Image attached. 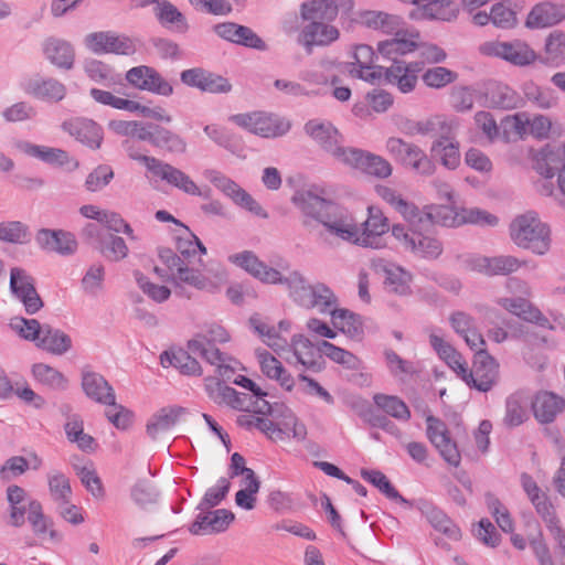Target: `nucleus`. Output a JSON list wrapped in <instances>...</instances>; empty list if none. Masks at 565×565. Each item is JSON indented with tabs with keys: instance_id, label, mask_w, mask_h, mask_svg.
Instances as JSON below:
<instances>
[{
	"instance_id": "nucleus-1",
	"label": "nucleus",
	"mask_w": 565,
	"mask_h": 565,
	"mask_svg": "<svg viewBox=\"0 0 565 565\" xmlns=\"http://www.w3.org/2000/svg\"><path fill=\"white\" fill-rule=\"evenodd\" d=\"M323 193L322 189L312 185L292 195V203L305 215L302 225L310 233L317 231L318 239L328 246H335L340 241L356 239L358 226L333 216V204L322 196Z\"/></svg>"
},
{
	"instance_id": "nucleus-2",
	"label": "nucleus",
	"mask_w": 565,
	"mask_h": 565,
	"mask_svg": "<svg viewBox=\"0 0 565 565\" xmlns=\"http://www.w3.org/2000/svg\"><path fill=\"white\" fill-rule=\"evenodd\" d=\"M414 223L411 226L418 231H427L431 225L445 227H457L463 224H477L494 226L498 224V217L480 209H460L457 210L450 205H431L425 210L417 207Z\"/></svg>"
},
{
	"instance_id": "nucleus-3",
	"label": "nucleus",
	"mask_w": 565,
	"mask_h": 565,
	"mask_svg": "<svg viewBox=\"0 0 565 565\" xmlns=\"http://www.w3.org/2000/svg\"><path fill=\"white\" fill-rule=\"evenodd\" d=\"M282 285L287 287L289 297L302 308H317L321 313H330L338 305L337 296L326 284L311 285L299 270L290 271Z\"/></svg>"
},
{
	"instance_id": "nucleus-4",
	"label": "nucleus",
	"mask_w": 565,
	"mask_h": 565,
	"mask_svg": "<svg viewBox=\"0 0 565 565\" xmlns=\"http://www.w3.org/2000/svg\"><path fill=\"white\" fill-rule=\"evenodd\" d=\"M228 340V332L223 327L213 324L191 339L188 342V349L192 353L199 354L210 364L215 365L220 377L231 380L235 372V369L231 365L234 360L215 347V343H225Z\"/></svg>"
},
{
	"instance_id": "nucleus-5",
	"label": "nucleus",
	"mask_w": 565,
	"mask_h": 565,
	"mask_svg": "<svg viewBox=\"0 0 565 565\" xmlns=\"http://www.w3.org/2000/svg\"><path fill=\"white\" fill-rule=\"evenodd\" d=\"M510 236L515 245L536 255H545L551 247L550 226L534 211L518 215L511 222Z\"/></svg>"
},
{
	"instance_id": "nucleus-6",
	"label": "nucleus",
	"mask_w": 565,
	"mask_h": 565,
	"mask_svg": "<svg viewBox=\"0 0 565 565\" xmlns=\"http://www.w3.org/2000/svg\"><path fill=\"white\" fill-rule=\"evenodd\" d=\"M158 256L171 273V281L175 285L185 284L199 290H204L211 285L205 274L202 260H188L178 257L177 253L168 247H160Z\"/></svg>"
},
{
	"instance_id": "nucleus-7",
	"label": "nucleus",
	"mask_w": 565,
	"mask_h": 565,
	"mask_svg": "<svg viewBox=\"0 0 565 565\" xmlns=\"http://www.w3.org/2000/svg\"><path fill=\"white\" fill-rule=\"evenodd\" d=\"M479 52L484 56L500 58L519 67L529 66L537 60L535 51L526 42L519 39L487 41L480 44Z\"/></svg>"
},
{
	"instance_id": "nucleus-8",
	"label": "nucleus",
	"mask_w": 565,
	"mask_h": 565,
	"mask_svg": "<svg viewBox=\"0 0 565 565\" xmlns=\"http://www.w3.org/2000/svg\"><path fill=\"white\" fill-rule=\"evenodd\" d=\"M232 120L252 134L263 138H278L286 135L291 124L286 118L262 111L238 114Z\"/></svg>"
},
{
	"instance_id": "nucleus-9",
	"label": "nucleus",
	"mask_w": 565,
	"mask_h": 565,
	"mask_svg": "<svg viewBox=\"0 0 565 565\" xmlns=\"http://www.w3.org/2000/svg\"><path fill=\"white\" fill-rule=\"evenodd\" d=\"M387 152L399 163L409 167L417 173L430 175L435 164L417 145L406 142L402 138L391 137L386 140Z\"/></svg>"
},
{
	"instance_id": "nucleus-10",
	"label": "nucleus",
	"mask_w": 565,
	"mask_h": 565,
	"mask_svg": "<svg viewBox=\"0 0 565 565\" xmlns=\"http://www.w3.org/2000/svg\"><path fill=\"white\" fill-rule=\"evenodd\" d=\"M85 46L94 54L131 55L136 44L126 34L115 31H98L88 33L84 39Z\"/></svg>"
},
{
	"instance_id": "nucleus-11",
	"label": "nucleus",
	"mask_w": 565,
	"mask_h": 565,
	"mask_svg": "<svg viewBox=\"0 0 565 565\" xmlns=\"http://www.w3.org/2000/svg\"><path fill=\"white\" fill-rule=\"evenodd\" d=\"M10 289L14 297L23 303L28 315H35L43 308L44 302L35 289V280L23 268H11Z\"/></svg>"
},
{
	"instance_id": "nucleus-12",
	"label": "nucleus",
	"mask_w": 565,
	"mask_h": 565,
	"mask_svg": "<svg viewBox=\"0 0 565 565\" xmlns=\"http://www.w3.org/2000/svg\"><path fill=\"white\" fill-rule=\"evenodd\" d=\"M499 380V364L487 351L475 354L473 367L468 375L467 385L480 392H489Z\"/></svg>"
},
{
	"instance_id": "nucleus-13",
	"label": "nucleus",
	"mask_w": 565,
	"mask_h": 565,
	"mask_svg": "<svg viewBox=\"0 0 565 565\" xmlns=\"http://www.w3.org/2000/svg\"><path fill=\"white\" fill-rule=\"evenodd\" d=\"M427 437L437 448L440 456L450 466L458 467L461 461V455L457 444L449 437L446 424L435 416L426 418Z\"/></svg>"
},
{
	"instance_id": "nucleus-14",
	"label": "nucleus",
	"mask_w": 565,
	"mask_h": 565,
	"mask_svg": "<svg viewBox=\"0 0 565 565\" xmlns=\"http://www.w3.org/2000/svg\"><path fill=\"white\" fill-rule=\"evenodd\" d=\"M342 163L379 179L388 178L393 171L392 164L383 157L358 148H348Z\"/></svg>"
},
{
	"instance_id": "nucleus-15",
	"label": "nucleus",
	"mask_w": 565,
	"mask_h": 565,
	"mask_svg": "<svg viewBox=\"0 0 565 565\" xmlns=\"http://www.w3.org/2000/svg\"><path fill=\"white\" fill-rule=\"evenodd\" d=\"M228 260L264 284L282 285L286 277L278 269L267 266L252 250L231 255Z\"/></svg>"
},
{
	"instance_id": "nucleus-16",
	"label": "nucleus",
	"mask_w": 565,
	"mask_h": 565,
	"mask_svg": "<svg viewBox=\"0 0 565 565\" xmlns=\"http://www.w3.org/2000/svg\"><path fill=\"white\" fill-rule=\"evenodd\" d=\"M126 79L135 87L150 93L170 96L173 94V86L153 67L141 65L130 68Z\"/></svg>"
},
{
	"instance_id": "nucleus-17",
	"label": "nucleus",
	"mask_w": 565,
	"mask_h": 565,
	"mask_svg": "<svg viewBox=\"0 0 565 565\" xmlns=\"http://www.w3.org/2000/svg\"><path fill=\"white\" fill-rule=\"evenodd\" d=\"M35 243L42 250L61 256L74 255L78 247L75 235L64 230L40 228Z\"/></svg>"
},
{
	"instance_id": "nucleus-18",
	"label": "nucleus",
	"mask_w": 565,
	"mask_h": 565,
	"mask_svg": "<svg viewBox=\"0 0 565 565\" xmlns=\"http://www.w3.org/2000/svg\"><path fill=\"white\" fill-rule=\"evenodd\" d=\"M533 169L552 179L555 173L565 171V143H547L533 154Z\"/></svg>"
},
{
	"instance_id": "nucleus-19",
	"label": "nucleus",
	"mask_w": 565,
	"mask_h": 565,
	"mask_svg": "<svg viewBox=\"0 0 565 565\" xmlns=\"http://www.w3.org/2000/svg\"><path fill=\"white\" fill-rule=\"evenodd\" d=\"M372 267L376 273L385 275L384 285L388 292L397 296H409L412 294L411 282L413 276L409 271L383 258L373 259Z\"/></svg>"
},
{
	"instance_id": "nucleus-20",
	"label": "nucleus",
	"mask_w": 565,
	"mask_h": 565,
	"mask_svg": "<svg viewBox=\"0 0 565 565\" xmlns=\"http://www.w3.org/2000/svg\"><path fill=\"white\" fill-rule=\"evenodd\" d=\"M518 6L511 1H500L492 4L490 12L478 11L472 15L476 25L483 26L491 22L495 28L510 30L518 25Z\"/></svg>"
},
{
	"instance_id": "nucleus-21",
	"label": "nucleus",
	"mask_w": 565,
	"mask_h": 565,
	"mask_svg": "<svg viewBox=\"0 0 565 565\" xmlns=\"http://www.w3.org/2000/svg\"><path fill=\"white\" fill-rule=\"evenodd\" d=\"M305 131L338 161H343L348 148L339 145V131L331 124L309 120L305 125Z\"/></svg>"
},
{
	"instance_id": "nucleus-22",
	"label": "nucleus",
	"mask_w": 565,
	"mask_h": 565,
	"mask_svg": "<svg viewBox=\"0 0 565 565\" xmlns=\"http://www.w3.org/2000/svg\"><path fill=\"white\" fill-rule=\"evenodd\" d=\"M181 82L209 93H228L232 89L230 82L221 75L200 67L189 68L180 74Z\"/></svg>"
},
{
	"instance_id": "nucleus-23",
	"label": "nucleus",
	"mask_w": 565,
	"mask_h": 565,
	"mask_svg": "<svg viewBox=\"0 0 565 565\" xmlns=\"http://www.w3.org/2000/svg\"><path fill=\"white\" fill-rule=\"evenodd\" d=\"M339 30L326 22H307L298 35V43L308 54L315 46H327L339 39Z\"/></svg>"
},
{
	"instance_id": "nucleus-24",
	"label": "nucleus",
	"mask_w": 565,
	"mask_h": 565,
	"mask_svg": "<svg viewBox=\"0 0 565 565\" xmlns=\"http://www.w3.org/2000/svg\"><path fill=\"white\" fill-rule=\"evenodd\" d=\"M234 518V513L226 509L201 511L190 525L189 531L193 535L221 533L227 530Z\"/></svg>"
},
{
	"instance_id": "nucleus-25",
	"label": "nucleus",
	"mask_w": 565,
	"mask_h": 565,
	"mask_svg": "<svg viewBox=\"0 0 565 565\" xmlns=\"http://www.w3.org/2000/svg\"><path fill=\"white\" fill-rule=\"evenodd\" d=\"M214 32L223 40L237 45L266 51L267 45L250 28L237 24L235 22L217 23L213 28Z\"/></svg>"
},
{
	"instance_id": "nucleus-26",
	"label": "nucleus",
	"mask_w": 565,
	"mask_h": 565,
	"mask_svg": "<svg viewBox=\"0 0 565 565\" xmlns=\"http://www.w3.org/2000/svg\"><path fill=\"white\" fill-rule=\"evenodd\" d=\"M523 265H525L524 260L512 255H499L494 257L481 256L470 260L472 269L488 276L510 275L518 271Z\"/></svg>"
},
{
	"instance_id": "nucleus-27",
	"label": "nucleus",
	"mask_w": 565,
	"mask_h": 565,
	"mask_svg": "<svg viewBox=\"0 0 565 565\" xmlns=\"http://www.w3.org/2000/svg\"><path fill=\"white\" fill-rule=\"evenodd\" d=\"M152 177L166 181L185 194L201 196L202 192L196 183L185 172L174 166L159 160L151 172Z\"/></svg>"
},
{
	"instance_id": "nucleus-28",
	"label": "nucleus",
	"mask_w": 565,
	"mask_h": 565,
	"mask_svg": "<svg viewBox=\"0 0 565 565\" xmlns=\"http://www.w3.org/2000/svg\"><path fill=\"white\" fill-rule=\"evenodd\" d=\"M393 33H395L393 39L382 41L377 44V51L382 56L394 62L397 61L396 57L398 55L412 53L419 47V34L417 32L403 31L398 28Z\"/></svg>"
},
{
	"instance_id": "nucleus-29",
	"label": "nucleus",
	"mask_w": 565,
	"mask_h": 565,
	"mask_svg": "<svg viewBox=\"0 0 565 565\" xmlns=\"http://www.w3.org/2000/svg\"><path fill=\"white\" fill-rule=\"evenodd\" d=\"M82 388L89 399L103 405H115V391L102 374L83 370Z\"/></svg>"
},
{
	"instance_id": "nucleus-30",
	"label": "nucleus",
	"mask_w": 565,
	"mask_h": 565,
	"mask_svg": "<svg viewBox=\"0 0 565 565\" xmlns=\"http://www.w3.org/2000/svg\"><path fill=\"white\" fill-rule=\"evenodd\" d=\"M64 131L92 149H98L103 141V129L95 121L86 118H75L64 121Z\"/></svg>"
},
{
	"instance_id": "nucleus-31",
	"label": "nucleus",
	"mask_w": 565,
	"mask_h": 565,
	"mask_svg": "<svg viewBox=\"0 0 565 565\" xmlns=\"http://www.w3.org/2000/svg\"><path fill=\"white\" fill-rule=\"evenodd\" d=\"M533 415L541 424L554 422L565 407V398L550 391H541L531 402Z\"/></svg>"
},
{
	"instance_id": "nucleus-32",
	"label": "nucleus",
	"mask_w": 565,
	"mask_h": 565,
	"mask_svg": "<svg viewBox=\"0 0 565 565\" xmlns=\"http://www.w3.org/2000/svg\"><path fill=\"white\" fill-rule=\"evenodd\" d=\"M498 303L527 322L535 323L542 328L553 329V326L541 310L523 297L500 298Z\"/></svg>"
},
{
	"instance_id": "nucleus-33",
	"label": "nucleus",
	"mask_w": 565,
	"mask_h": 565,
	"mask_svg": "<svg viewBox=\"0 0 565 565\" xmlns=\"http://www.w3.org/2000/svg\"><path fill=\"white\" fill-rule=\"evenodd\" d=\"M184 414H186V408L177 405L160 408L148 420L146 426L147 435L152 440L159 439L162 435L167 434Z\"/></svg>"
},
{
	"instance_id": "nucleus-34",
	"label": "nucleus",
	"mask_w": 565,
	"mask_h": 565,
	"mask_svg": "<svg viewBox=\"0 0 565 565\" xmlns=\"http://www.w3.org/2000/svg\"><path fill=\"white\" fill-rule=\"evenodd\" d=\"M273 427L279 430L280 435L277 439H271L275 443L285 441L292 437L298 441H302L307 436V428L303 423H300L294 412L286 405H280L278 411V418H273Z\"/></svg>"
},
{
	"instance_id": "nucleus-35",
	"label": "nucleus",
	"mask_w": 565,
	"mask_h": 565,
	"mask_svg": "<svg viewBox=\"0 0 565 565\" xmlns=\"http://www.w3.org/2000/svg\"><path fill=\"white\" fill-rule=\"evenodd\" d=\"M292 347V358L297 363H300L308 370H312L315 372H320L323 370V353L319 351V343L317 347L313 343L302 337V335H294L291 340Z\"/></svg>"
},
{
	"instance_id": "nucleus-36",
	"label": "nucleus",
	"mask_w": 565,
	"mask_h": 565,
	"mask_svg": "<svg viewBox=\"0 0 565 565\" xmlns=\"http://www.w3.org/2000/svg\"><path fill=\"white\" fill-rule=\"evenodd\" d=\"M13 146L19 152L47 164L65 166L70 162L68 153L60 148L40 146L26 140H15Z\"/></svg>"
},
{
	"instance_id": "nucleus-37",
	"label": "nucleus",
	"mask_w": 565,
	"mask_h": 565,
	"mask_svg": "<svg viewBox=\"0 0 565 565\" xmlns=\"http://www.w3.org/2000/svg\"><path fill=\"white\" fill-rule=\"evenodd\" d=\"M565 19V4L542 2L532 8L525 25L530 29L547 28Z\"/></svg>"
},
{
	"instance_id": "nucleus-38",
	"label": "nucleus",
	"mask_w": 565,
	"mask_h": 565,
	"mask_svg": "<svg viewBox=\"0 0 565 565\" xmlns=\"http://www.w3.org/2000/svg\"><path fill=\"white\" fill-rule=\"evenodd\" d=\"M369 216L366 221L363 223V232L362 235L356 233V239H352L351 242L359 243L363 246H374V239L390 230L388 220L384 216L381 209L376 206L367 207Z\"/></svg>"
},
{
	"instance_id": "nucleus-39",
	"label": "nucleus",
	"mask_w": 565,
	"mask_h": 565,
	"mask_svg": "<svg viewBox=\"0 0 565 565\" xmlns=\"http://www.w3.org/2000/svg\"><path fill=\"white\" fill-rule=\"evenodd\" d=\"M153 14L161 25L184 33L189 29L183 13L168 0H151Z\"/></svg>"
},
{
	"instance_id": "nucleus-40",
	"label": "nucleus",
	"mask_w": 565,
	"mask_h": 565,
	"mask_svg": "<svg viewBox=\"0 0 565 565\" xmlns=\"http://www.w3.org/2000/svg\"><path fill=\"white\" fill-rule=\"evenodd\" d=\"M256 355L260 370L268 379L277 381L281 387L291 391L295 386V380L273 354L266 350H257Z\"/></svg>"
},
{
	"instance_id": "nucleus-41",
	"label": "nucleus",
	"mask_w": 565,
	"mask_h": 565,
	"mask_svg": "<svg viewBox=\"0 0 565 565\" xmlns=\"http://www.w3.org/2000/svg\"><path fill=\"white\" fill-rule=\"evenodd\" d=\"M338 13L339 8L333 0H310L300 7V17L306 22L331 23Z\"/></svg>"
},
{
	"instance_id": "nucleus-42",
	"label": "nucleus",
	"mask_w": 565,
	"mask_h": 565,
	"mask_svg": "<svg viewBox=\"0 0 565 565\" xmlns=\"http://www.w3.org/2000/svg\"><path fill=\"white\" fill-rule=\"evenodd\" d=\"M43 53L45 57L54 65L61 68L70 70L74 64V49L65 40L50 38L43 43Z\"/></svg>"
},
{
	"instance_id": "nucleus-43",
	"label": "nucleus",
	"mask_w": 565,
	"mask_h": 565,
	"mask_svg": "<svg viewBox=\"0 0 565 565\" xmlns=\"http://www.w3.org/2000/svg\"><path fill=\"white\" fill-rule=\"evenodd\" d=\"M25 92L41 100L60 102L66 95V87L55 78H35L28 83Z\"/></svg>"
},
{
	"instance_id": "nucleus-44",
	"label": "nucleus",
	"mask_w": 565,
	"mask_h": 565,
	"mask_svg": "<svg viewBox=\"0 0 565 565\" xmlns=\"http://www.w3.org/2000/svg\"><path fill=\"white\" fill-rule=\"evenodd\" d=\"M418 509L435 530L454 541L461 537L460 529L441 510L428 502H420Z\"/></svg>"
},
{
	"instance_id": "nucleus-45",
	"label": "nucleus",
	"mask_w": 565,
	"mask_h": 565,
	"mask_svg": "<svg viewBox=\"0 0 565 565\" xmlns=\"http://www.w3.org/2000/svg\"><path fill=\"white\" fill-rule=\"evenodd\" d=\"M486 102L488 106L500 109H512L518 106V94L508 85L491 82L486 88Z\"/></svg>"
},
{
	"instance_id": "nucleus-46",
	"label": "nucleus",
	"mask_w": 565,
	"mask_h": 565,
	"mask_svg": "<svg viewBox=\"0 0 565 565\" xmlns=\"http://www.w3.org/2000/svg\"><path fill=\"white\" fill-rule=\"evenodd\" d=\"M160 361L163 367L173 366L184 375H198L202 374V367L199 362L190 355L185 350H177L172 352H163L160 356Z\"/></svg>"
},
{
	"instance_id": "nucleus-47",
	"label": "nucleus",
	"mask_w": 565,
	"mask_h": 565,
	"mask_svg": "<svg viewBox=\"0 0 565 565\" xmlns=\"http://www.w3.org/2000/svg\"><path fill=\"white\" fill-rule=\"evenodd\" d=\"M36 347L52 354L63 355L72 348V339L64 331L44 324L43 333Z\"/></svg>"
},
{
	"instance_id": "nucleus-48",
	"label": "nucleus",
	"mask_w": 565,
	"mask_h": 565,
	"mask_svg": "<svg viewBox=\"0 0 565 565\" xmlns=\"http://www.w3.org/2000/svg\"><path fill=\"white\" fill-rule=\"evenodd\" d=\"M329 315L335 329L351 339H361L363 326L358 315L348 309H338L337 307Z\"/></svg>"
},
{
	"instance_id": "nucleus-49",
	"label": "nucleus",
	"mask_w": 565,
	"mask_h": 565,
	"mask_svg": "<svg viewBox=\"0 0 565 565\" xmlns=\"http://www.w3.org/2000/svg\"><path fill=\"white\" fill-rule=\"evenodd\" d=\"M529 397L523 392L511 394L505 402L503 422L509 427H516L527 419Z\"/></svg>"
},
{
	"instance_id": "nucleus-50",
	"label": "nucleus",
	"mask_w": 565,
	"mask_h": 565,
	"mask_svg": "<svg viewBox=\"0 0 565 565\" xmlns=\"http://www.w3.org/2000/svg\"><path fill=\"white\" fill-rule=\"evenodd\" d=\"M130 498L138 508L149 511L158 503L160 492L152 481L140 479L131 487Z\"/></svg>"
},
{
	"instance_id": "nucleus-51",
	"label": "nucleus",
	"mask_w": 565,
	"mask_h": 565,
	"mask_svg": "<svg viewBox=\"0 0 565 565\" xmlns=\"http://www.w3.org/2000/svg\"><path fill=\"white\" fill-rule=\"evenodd\" d=\"M384 78L386 83L396 85L404 94L413 92L417 84V77L408 74L404 61H394L391 66L386 67Z\"/></svg>"
},
{
	"instance_id": "nucleus-52",
	"label": "nucleus",
	"mask_w": 565,
	"mask_h": 565,
	"mask_svg": "<svg viewBox=\"0 0 565 565\" xmlns=\"http://www.w3.org/2000/svg\"><path fill=\"white\" fill-rule=\"evenodd\" d=\"M376 192L386 203L398 212L409 225L414 223V218L416 217L415 213H417V206L414 203L404 200L394 189L388 186L380 185Z\"/></svg>"
},
{
	"instance_id": "nucleus-53",
	"label": "nucleus",
	"mask_w": 565,
	"mask_h": 565,
	"mask_svg": "<svg viewBox=\"0 0 565 565\" xmlns=\"http://www.w3.org/2000/svg\"><path fill=\"white\" fill-rule=\"evenodd\" d=\"M539 58L543 64L559 66L565 61V33L552 32L545 40L544 55Z\"/></svg>"
},
{
	"instance_id": "nucleus-54",
	"label": "nucleus",
	"mask_w": 565,
	"mask_h": 565,
	"mask_svg": "<svg viewBox=\"0 0 565 565\" xmlns=\"http://www.w3.org/2000/svg\"><path fill=\"white\" fill-rule=\"evenodd\" d=\"M64 429L68 441L75 443L83 451H94L95 439L90 435L84 433V423L78 415H72L68 417Z\"/></svg>"
},
{
	"instance_id": "nucleus-55",
	"label": "nucleus",
	"mask_w": 565,
	"mask_h": 565,
	"mask_svg": "<svg viewBox=\"0 0 565 565\" xmlns=\"http://www.w3.org/2000/svg\"><path fill=\"white\" fill-rule=\"evenodd\" d=\"M361 19L362 23L367 28L381 30L384 33H393L403 22L399 15L383 11H365L362 13Z\"/></svg>"
},
{
	"instance_id": "nucleus-56",
	"label": "nucleus",
	"mask_w": 565,
	"mask_h": 565,
	"mask_svg": "<svg viewBox=\"0 0 565 565\" xmlns=\"http://www.w3.org/2000/svg\"><path fill=\"white\" fill-rule=\"evenodd\" d=\"M222 380L223 381H218L216 379L205 380V390L209 397L217 405H226L231 408L241 407L237 404L236 390L225 385L224 382L226 380L223 377Z\"/></svg>"
},
{
	"instance_id": "nucleus-57",
	"label": "nucleus",
	"mask_w": 565,
	"mask_h": 565,
	"mask_svg": "<svg viewBox=\"0 0 565 565\" xmlns=\"http://www.w3.org/2000/svg\"><path fill=\"white\" fill-rule=\"evenodd\" d=\"M152 146L175 154L184 153L188 148L186 141L180 135L159 125L154 128Z\"/></svg>"
},
{
	"instance_id": "nucleus-58",
	"label": "nucleus",
	"mask_w": 565,
	"mask_h": 565,
	"mask_svg": "<svg viewBox=\"0 0 565 565\" xmlns=\"http://www.w3.org/2000/svg\"><path fill=\"white\" fill-rule=\"evenodd\" d=\"M431 157L439 160L440 163L449 169H456L460 163L459 142L455 141H434L430 148Z\"/></svg>"
},
{
	"instance_id": "nucleus-59",
	"label": "nucleus",
	"mask_w": 565,
	"mask_h": 565,
	"mask_svg": "<svg viewBox=\"0 0 565 565\" xmlns=\"http://www.w3.org/2000/svg\"><path fill=\"white\" fill-rule=\"evenodd\" d=\"M361 477L377 488L387 499L397 501L403 504H409V501L399 494V492L395 489V487L382 471L362 469Z\"/></svg>"
},
{
	"instance_id": "nucleus-60",
	"label": "nucleus",
	"mask_w": 565,
	"mask_h": 565,
	"mask_svg": "<svg viewBox=\"0 0 565 565\" xmlns=\"http://www.w3.org/2000/svg\"><path fill=\"white\" fill-rule=\"evenodd\" d=\"M29 226L20 221L0 222V242L23 245L30 242Z\"/></svg>"
},
{
	"instance_id": "nucleus-61",
	"label": "nucleus",
	"mask_w": 565,
	"mask_h": 565,
	"mask_svg": "<svg viewBox=\"0 0 565 565\" xmlns=\"http://www.w3.org/2000/svg\"><path fill=\"white\" fill-rule=\"evenodd\" d=\"M523 93L529 103L541 109L552 108L557 103L552 89L541 87L533 82H526L523 85Z\"/></svg>"
},
{
	"instance_id": "nucleus-62",
	"label": "nucleus",
	"mask_w": 565,
	"mask_h": 565,
	"mask_svg": "<svg viewBox=\"0 0 565 565\" xmlns=\"http://www.w3.org/2000/svg\"><path fill=\"white\" fill-rule=\"evenodd\" d=\"M373 399L375 405L383 409L387 415L405 422L411 418L409 408L399 397L394 395L375 394Z\"/></svg>"
},
{
	"instance_id": "nucleus-63",
	"label": "nucleus",
	"mask_w": 565,
	"mask_h": 565,
	"mask_svg": "<svg viewBox=\"0 0 565 565\" xmlns=\"http://www.w3.org/2000/svg\"><path fill=\"white\" fill-rule=\"evenodd\" d=\"M32 373L36 381L52 390L63 391L67 387L68 382L66 377L60 371L47 364H34L32 367Z\"/></svg>"
},
{
	"instance_id": "nucleus-64",
	"label": "nucleus",
	"mask_w": 565,
	"mask_h": 565,
	"mask_svg": "<svg viewBox=\"0 0 565 565\" xmlns=\"http://www.w3.org/2000/svg\"><path fill=\"white\" fill-rule=\"evenodd\" d=\"M49 490L52 499L58 504H67L72 498L70 479L60 471H52L47 475Z\"/></svg>"
}]
</instances>
